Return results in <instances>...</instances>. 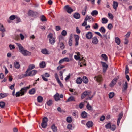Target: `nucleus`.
<instances>
[{"label": "nucleus", "mask_w": 132, "mask_h": 132, "mask_svg": "<svg viewBox=\"0 0 132 132\" xmlns=\"http://www.w3.org/2000/svg\"><path fill=\"white\" fill-rule=\"evenodd\" d=\"M16 44L18 47L19 51L24 56H30L31 54V52L26 50H24V48L20 43H16Z\"/></svg>", "instance_id": "obj_1"}, {"label": "nucleus", "mask_w": 132, "mask_h": 132, "mask_svg": "<svg viewBox=\"0 0 132 132\" xmlns=\"http://www.w3.org/2000/svg\"><path fill=\"white\" fill-rule=\"evenodd\" d=\"M47 38L49 39L50 43L51 44L53 45L55 43V37L52 33H50L47 36Z\"/></svg>", "instance_id": "obj_2"}, {"label": "nucleus", "mask_w": 132, "mask_h": 132, "mask_svg": "<svg viewBox=\"0 0 132 132\" xmlns=\"http://www.w3.org/2000/svg\"><path fill=\"white\" fill-rule=\"evenodd\" d=\"M48 121L47 118L46 117L43 118L42 119V122L41 123V126L44 128H45L47 125V122Z\"/></svg>", "instance_id": "obj_3"}, {"label": "nucleus", "mask_w": 132, "mask_h": 132, "mask_svg": "<svg viewBox=\"0 0 132 132\" xmlns=\"http://www.w3.org/2000/svg\"><path fill=\"white\" fill-rule=\"evenodd\" d=\"M37 72V70H33L29 72L28 71V73H26L24 75V76L25 77L28 76H32L36 74Z\"/></svg>", "instance_id": "obj_4"}, {"label": "nucleus", "mask_w": 132, "mask_h": 132, "mask_svg": "<svg viewBox=\"0 0 132 132\" xmlns=\"http://www.w3.org/2000/svg\"><path fill=\"white\" fill-rule=\"evenodd\" d=\"M30 86V85H29L28 86L24 87L21 89L20 91L21 92V96L23 95L24 94L27 90L29 88Z\"/></svg>", "instance_id": "obj_5"}, {"label": "nucleus", "mask_w": 132, "mask_h": 132, "mask_svg": "<svg viewBox=\"0 0 132 132\" xmlns=\"http://www.w3.org/2000/svg\"><path fill=\"white\" fill-rule=\"evenodd\" d=\"M91 92L90 91H84L81 95V98L84 99L86 96L91 95Z\"/></svg>", "instance_id": "obj_6"}, {"label": "nucleus", "mask_w": 132, "mask_h": 132, "mask_svg": "<svg viewBox=\"0 0 132 132\" xmlns=\"http://www.w3.org/2000/svg\"><path fill=\"white\" fill-rule=\"evenodd\" d=\"M64 9L68 13L70 14L73 11V9L70 7L68 5L65 6L64 7Z\"/></svg>", "instance_id": "obj_7"}, {"label": "nucleus", "mask_w": 132, "mask_h": 132, "mask_svg": "<svg viewBox=\"0 0 132 132\" xmlns=\"http://www.w3.org/2000/svg\"><path fill=\"white\" fill-rule=\"evenodd\" d=\"M74 37L75 41V45L76 46L78 45L79 37L78 35H74Z\"/></svg>", "instance_id": "obj_8"}, {"label": "nucleus", "mask_w": 132, "mask_h": 132, "mask_svg": "<svg viewBox=\"0 0 132 132\" xmlns=\"http://www.w3.org/2000/svg\"><path fill=\"white\" fill-rule=\"evenodd\" d=\"M101 63L103 67V72H105L107 70L108 67V65L104 62H101Z\"/></svg>", "instance_id": "obj_9"}, {"label": "nucleus", "mask_w": 132, "mask_h": 132, "mask_svg": "<svg viewBox=\"0 0 132 132\" xmlns=\"http://www.w3.org/2000/svg\"><path fill=\"white\" fill-rule=\"evenodd\" d=\"M93 34L91 32H89L87 33L85 35L86 38L88 39H90L93 37Z\"/></svg>", "instance_id": "obj_10"}, {"label": "nucleus", "mask_w": 132, "mask_h": 132, "mask_svg": "<svg viewBox=\"0 0 132 132\" xmlns=\"http://www.w3.org/2000/svg\"><path fill=\"white\" fill-rule=\"evenodd\" d=\"M94 79H96V81L98 82H100L102 80V78L101 76L99 75L97 76H96L94 77Z\"/></svg>", "instance_id": "obj_11"}, {"label": "nucleus", "mask_w": 132, "mask_h": 132, "mask_svg": "<svg viewBox=\"0 0 132 132\" xmlns=\"http://www.w3.org/2000/svg\"><path fill=\"white\" fill-rule=\"evenodd\" d=\"M92 41L93 44H96L98 43V40L96 37H94L92 38Z\"/></svg>", "instance_id": "obj_12"}, {"label": "nucleus", "mask_w": 132, "mask_h": 132, "mask_svg": "<svg viewBox=\"0 0 132 132\" xmlns=\"http://www.w3.org/2000/svg\"><path fill=\"white\" fill-rule=\"evenodd\" d=\"M123 116V113L121 112L118 115V118L117 121V125L118 126L119 124L120 121Z\"/></svg>", "instance_id": "obj_13"}, {"label": "nucleus", "mask_w": 132, "mask_h": 132, "mask_svg": "<svg viewBox=\"0 0 132 132\" xmlns=\"http://www.w3.org/2000/svg\"><path fill=\"white\" fill-rule=\"evenodd\" d=\"M117 80V79L116 78H115L113 79L110 84V86L111 87H113L116 84Z\"/></svg>", "instance_id": "obj_14"}, {"label": "nucleus", "mask_w": 132, "mask_h": 132, "mask_svg": "<svg viewBox=\"0 0 132 132\" xmlns=\"http://www.w3.org/2000/svg\"><path fill=\"white\" fill-rule=\"evenodd\" d=\"M41 52L43 54L45 55H48L50 54L49 51L46 48L41 49Z\"/></svg>", "instance_id": "obj_15"}, {"label": "nucleus", "mask_w": 132, "mask_h": 132, "mask_svg": "<svg viewBox=\"0 0 132 132\" xmlns=\"http://www.w3.org/2000/svg\"><path fill=\"white\" fill-rule=\"evenodd\" d=\"M35 67V65L33 64L30 65L28 68V69L26 71L25 73H28V72L32 69H33Z\"/></svg>", "instance_id": "obj_16"}, {"label": "nucleus", "mask_w": 132, "mask_h": 132, "mask_svg": "<svg viewBox=\"0 0 132 132\" xmlns=\"http://www.w3.org/2000/svg\"><path fill=\"white\" fill-rule=\"evenodd\" d=\"M82 79L83 82L85 84H87L88 82V79L86 76H84Z\"/></svg>", "instance_id": "obj_17"}, {"label": "nucleus", "mask_w": 132, "mask_h": 132, "mask_svg": "<svg viewBox=\"0 0 132 132\" xmlns=\"http://www.w3.org/2000/svg\"><path fill=\"white\" fill-rule=\"evenodd\" d=\"M14 67L17 69H19L20 68V65L18 62H14Z\"/></svg>", "instance_id": "obj_18"}, {"label": "nucleus", "mask_w": 132, "mask_h": 132, "mask_svg": "<svg viewBox=\"0 0 132 132\" xmlns=\"http://www.w3.org/2000/svg\"><path fill=\"white\" fill-rule=\"evenodd\" d=\"M82 82V79L81 78L79 77L77 78L76 79V82L78 84H80Z\"/></svg>", "instance_id": "obj_19"}, {"label": "nucleus", "mask_w": 132, "mask_h": 132, "mask_svg": "<svg viewBox=\"0 0 132 132\" xmlns=\"http://www.w3.org/2000/svg\"><path fill=\"white\" fill-rule=\"evenodd\" d=\"M54 98L55 100L56 101H57L60 100L59 95L58 93H56V94L54 95Z\"/></svg>", "instance_id": "obj_20"}, {"label": "nucleus", "mask_w": 132, "mask_h": 132, "mask_svg": "<svg viewBox=\"0 0 132 132\" xmlns=\"http://www.w3.org/2000/svg\"><path fill=\"white\" fill-rule=\"evenodd\" d=\"M98 12L97 10H95L92 11L91 12V15L93 16H96L98 15Z\"/></svg>", "instance_id": "obj_21"}, {"label": "nucleus", "mask_w": 132, "mask_h": 132, "mask_svg": "<svg viewBox=\"0 0 132 132\" xmlns=\"http://www.w3.org/2000/svg\"><path fill=\"white\" fill-rule=\"evenodd\" d=\"M73 17L77 19H79L80 17V15L78 13H75L73 15Z\"/></svg>", "instance_id": "obj_22"}, {"label": "nucleus", "mask_w": 132, "mask_h": 132, "mask_svg": "<svg viewBox=\"0 0 132 132\" xmlns=\"http://www.w3.org/2000/svg\"><path fill=\"white\" fill-rule=\"evenodd\" d=\"M86 125L88 127L90 128L93 126V123L92 121H89L86 123Z\"/></svg>", "instance_id": "obj_23"}, {"label": "nucleus", "mask_w": 132, "mask_h": 132, "mask_svg": "<svg viewBox=\"0 0 132 132\" xmlns=\"http://www.w3.org/2000/svg\"><path fill=\"white\" fill-rule=\"evenodd\" d=\"M0 31L2 32L5 31V29L4 28L3 25L0 24Z\"/></svg>", "instance_id": "obj_24"}, {"label": "nucleus", "mask_w": 132, "mask_h": 132, "mask_svg": "<svg viewBox=\"0 0 132 132\" xmlns=\"http://www.w3.org/2000/svg\"><path fill=\"white\" fill-rule=\"evenodd\" d=\"M8 94L6 93L0 94V99L3 98L5 97H6L8 96Z\"/></svg>", "instance_id": "obj_25"}, {"label": "nucleus", "mask_w": 132, "mask_h": 132, "mask_svg": "<svg viewBox=\"0 0 132 132\" xmlns=\"http://www.w3.org/2000/svg\"><path fill=\"white\" fill-rule=\"evenodd\" d=\"M75 99L73 96H71L69 97L68 99L66 101V102H68L72 101H75Z\"/></svg>", "instance_id": "obj_26"}, {"label": "nucleus", "mask_w": 132, "mask_h": 132, "mask_svg": "<svg viewBox=\"0 0 132 132\" xmlns=\"http://www.w3.org/2000/svg\"><path fill=\"white\" fill-rule=\"evenodd\" d=\"M81 116L83 118H86L87 116V113L85 111H84L82 112Z\"/></svg>", "instance_id": "obj_27"}, {"label": "nucleus", "mask_w": 132, "mask_h": 132, "mask_svg": "<svg viewBox=\"0 0 132 132\" xmlns=\"http://www.w3.org/2000/svg\"><path fill=\"white\" fill-rule=\"evenodd\" d=\"M128 87V84L126 81L125 82V84L123 85L122 90L124 91L126 90Z\"/></svg>", "instance_id": "obj_28"}, {"label": "nucleus", "mask_w": 132, "mask_h": 132, "mask_svg": "<svg viewBox=\"0 0 132 132\" xmlns=\"http://www.w3.org/2000/svg\"><path fill=\"white\" fill-rule=\"evenodd\" d=\"M66 121L67 122L70 123L72 122V120L71 117H68L66 118Z\"/></svg>", "instance_id": "obj_29"}, {"label": "nucleus", "mask_w": 132, "mask_h": 132, "mask_svg": "<svg viewBox=\"0 0 132 132\" xmlns=\"http://www.w3.org/2000/svg\"><path fill=\"white\" fill-rule=\"evenodd\" d=\"M51 128L54 132H56L57 131V128L54 124L52 125L51 127Z\"/></svg>", "instance_id": "obj_30"}, {"label": "nucleus", "mask_w": 132, "mask_h": 132, "mask_svg": "<svg viewBox=\"0 0 132 132\" xmlns=\"http://www.w3.org/2000/svg\"><path fill=\"white\" fill-rule=\"evenodd\" d=\"M67 128L70 130H72L74 128V127H73L72 124H68L67 126Z\"/></svg>", "instance_id": "obj_31"}, {"label": "nucleus", "mask_w": 132, "mask_h": 132, "mask_svg": "<svg viewBox=\"0 0 132 132\" xmlns=\"http://www.w3.org/2000/svg\"><path fill=\"white\" fill-rule=\"evenodd\" d=\"M37 100L38 102L41 103L43 101V98L41 96H39L37 97Z\"/></svg>", "instance_id": "obj_32"}, {"label": "nucleus", "mask_w": 132, "mask_h": 132, "mask_svg": "<svg viewBox=\"0 0 132 132\" xmlns=\"http://www.w3.org/2000/svg\"><path fill=\"white\" fill-rule=\"evenodd\" d=\"M118 6V3L114 1L113 4V7L115 9H116Z\"/></svg>", "instance_id": "obj_33"}, {"label": "nucleus", "mask_w": 132, "mask_h": 132, "mask_svg": "<svg viewBox=\"0 0 132 132\" xmlns=\"http://www.w3.org/2000/svg\"><path fill=\"white\" fill-rule=\"evenodd\" d=\"M102 23L103 24H106V23L108 22V19L104 18H103L102 19Z\"/></svg>", "instance_id": "obj_34"}, {"label": "nucleus", "mask_w": 132, "mask_h": 132, "mask_svg": "<svg viewBox=\"0 0 132 132\" xmlns=\"http://www.w3.org/2000/svg\"><path fill=\"white\" fill-rule=\"evenodd\" d=\"M99 31L102 33H105L106 30L103 27H101L99 29Z\"/></svg>", "instance_id": "obj_35"}, {"label": "nucleus", "mask_w": 132, "mask_h": 132, "mask_svg": "<svg viewBox=\"0 0 132 132\" xmlns=\"http://www.w3.org/2000/svg\"><path fill=\"white\" fill-rule=\"evenodd\" d=\"M115 42L118 45H119L120 43V39L118 37H116L115 38Z\"/></svg>", "instance_id": "obj_36"}, {"label": "nucleus", "mask_w": 132, "mask_h": 132, "mask_svg": "<svg viewBox=\"0 0 132 132\" xmlns=\"http://www.w3.org/2000/svg\"><path fill=\"white\" fill-rule=\"evenodd\" d=\"M69 44L70 46H71L72 45V38L71 37L69 39Z\"/></svg>", "instance_id": "obj_37"}, {"label": "nucleus", "mask_w": 132, "mask_h": 132, "mask_svg": "<svg viewBox=\"0 0 132 132\" xmlns=\"http://www.w3.org/2000/svg\"><path fill=\"white\" fill-rule=\"evenodd\" d=\"M40 66L41 68H44L45 66V63L44 62H42L40 63Z\"/></svg>", "instance_id": "obj_38"}, {"label": "nucleus", "mask_w": 132, "mask_h": 132, "mask_svg": "<svg viewBox=\"0 0 132 132\" xmlns=\"http://www.w3.org/2000/svg\"><path fill=\"white\" fill-rule=\"evenodd\" d=\"M101 57L104 59L105 61H107L108 57L106 54H103L101 55Z\"/></svg>", "instance_id": "obj_39"}, {"label": "nucleus", "mask_w": 132, "mask_h": 132, "mask_svg": "<svg viewBox=\"0 0 132 132\" xmlns=\"http://www.w3.org/2000/svg\"><path fill=\"white\" fill-rule=\"evenodd\" d=\"M114 94L113 92H110L109 94V97L110 98H112L114 96Z\"/></svg>", "instance_id": "obj_40"}, {"label": "nucleus", "mask_w": 132, "mask_h": 132, "mask_svg": "<svg viewBox=\"0 0 132 132\" xmlns=\"http://www.w3.org/2000/svg\"><path fill=\"white\" fill-rule=\"evenodd\" d=\"M35 89L33 88L29 91V93L30 94H33L35 93Z\"/></svg>", "instance_id": "obj_41"}, {"label": "nucleus", "mask_w": 132, "mask_h": 132, "mask_svg": "<svg viewBox=\"0 0 132 132\" xmlns=\"http://www.w3.org/2000/svg\"><path fill=\"white\" fill-rule=\"evenodd\" d=\"M5 103L4 102H0V107L2 108L4 107L5 106Z\"/></svg>", "instance_id": "obj_42"}, {"label": "nucleus", "mask_w": 132, "mask_h": 132, "mask_svg": "<svg viewBox=\"0 0 132 132\" xmlns=\"http://www.w3.org/2000/svg\"><path fill=\"white\" fill-rule=\"evenodd\" d=\"M60 44V48L61 49H63L65 48V46L62 42H61V43H59Z\"/></svg>", "instance_id": "obj_43"}, {"label": "nucleus", "mask_w": 132, "mask_h": 132, "mask_svg": "<svg viewBox=\"0 0 132 132\" xmlns=\"http://www.w3.org/2000/svg\"><path fill=\"white\" fill-rule=\"evenodd\" d=\"M111 126V123L109 122L106 125L105 127L106 128L110 129V128Z\"/></svg>", "instance_id": "obj_44"}, {"label": "nucleus", "mask_w": 132, "mask_h": 132, "mask_svg": "<svg viewBox=\"0 0 132 132\" xmlns=\"http://www.w3.org/2000/svg\"><path fill=\"white\" fill-rule=\"evenodd\" d=\"M116 128V125H113L111 126V129L112 131L114 130Z\"/></svg>", "instance_id": "obj_45"}, {"label": "nucleus", "mask_w": 132, "mask_h": 132, "mask_svg": "<svg viewBox=\"0 0 132 132\" xmlns=\"http://www.w3.org/2000/svg\"><path fill=\"white\" fill-rule=\"evenodd\" d=\"M41 19L42 21L43 22L46 21V18L44 15L42 16L41 18Z\"/></svg>", "instance_id": "obj_46"}, {"label": "nucleus", "mask_w": 132, "mask_h": 132, "mask_svg": "<svg viewBox=\"0 0 132 132\" xmlns=\"http://www.w3.org/2000/svg\"><path fill=\"white\" fill-rule=\"evenodd\" d=\"M87 108L89 110H91L92 109V108L91 106L89 104V103H88L87 105L86 106Z\"/></svg>", "instance_id": "obj_47"}, {"label": "nucleus", "mask_w": 132, "mask_h": 132, "mask_svg": "<svg viewBox=\"0 0 132 132\" xmlns=\"http://www.w3.org/2000/svg\"><path fill=\"white\" fill-rule=\"evenodd\" d=\"M93 27L94 29H97L98 28V25L97 23H95L93 26Z\"/></svg>", "instance_id": "obj_48"}, {"label": "nucleus", "mask_w": 132, "mask_h": 132, "mask_svg": "<svg viewBox=\"0 0 132 132\" xmlns=\"http://www.w3.org/2000/svg\"><path fill=\"white\" fill-rule=\"evenodd\" d=\"M47 103L48 106H50L51 105L52 103V100H49L47 102Z\"/></svg>", "instance_id": "obj_49"}, {"label": "nucleus", "mask_w": 132, "mask_h": 132, "mask_svg": "<svg viewBox=\"0 0 132 132\" xmlns=\"http://www.w3.org/2000/svg\"><path fill=\"white\" fill-rule=\"evenodd\" d=\"M63 62H69L70 61L69 60V58L68 57H65L64 58L62 59Z\"/></svg>", "instance_id": "obj_50"}, {"label": "nucleus", "mask_w": 132, "mask_h": 132, "mask_svg": "<svg viewBox=\"0 0 132 132\" xmlns=\"http://www.w3.org/2000/svg\"><path fill=\"white\" fill-rule=\"evenodd\" d=\"M41 76L42 77V78L44 81H48V79L47 78H45L44 75H41Z\"/></svg>", "instance_id": "obj_51"}, {"label": "nucleus", "mask_w": 132, "mask_h": 132, "mask_svg": "<svg viewBox=\"0 0 132 132\" xmlns=\"http://www.w3.org/2000/svg\"><path fill=\"white\" fill-rule=\"evenodd\" d=\"M9 46L11 50L14 49L15 48L14 45L10 44Z\"/></svg>", "instance_id": "obj_52"}, {"label": "nucleus", "mask_w": 132, "mask_h": 132, "mask_svg": "<svg viewBox=\"0 0 132 132\" xmlns=\"http://www.w3.org/2000/svg\"><path fill=\"white\" fill-rule=\"evenodd\" d=\"M16 16L15 15H12L10 16L9 17L10 20H13L16 18Z\"/></svg>", "instance_id": "obj_53"}, {"label": "nucleus", "mask_w": 132, "mask_h": 132, "mask_svg": "<svg viewBox=\"0 0 132 132\" xmlns=\"http://www.w3.org/2000/svg\"><path fill=\"white\" fill-rule=\"evenodd\" d=\"M61 34L63 36H65L67 34V32L66 31L63 30L62 31Z\"/></svg>", "instance_id": "obj_54"}, {"label": "nucleus", "mask_w": 132, "mask_h": 132, "mask_svg": "<svg viewBox=\"0 0 132 132\" xmlns=\"http://www.w3.org/2000/svg\"><path fill=\"white\" fill-rule=\"evenodd\" d=\"M86 8H85L83 10L82 12V14L83 15H85L86 12Z\"/></svg>", "instance_id": "obj_55"}, {"label": "nucleus", "mask_w": 132, "mask_h": 132, "mask_svg": "<svg viewBox=\"0 0 132 132\" xmlns=\"http://www.w3.org/2000/svg\"><path fill=\"white\" fill-rule=\"evenodd\" d=\"M20 95H21V94L20 91H18L15 94V96L16 97H19Z\"/></svg>", "instance_id": "obj_56"}, {"label": "nucleus", "mask_w": 132, "mask_h": 132, "mask_svg": "<svg viewBox=\"0 0 132 132\" xmlns=\"http://www.w3.org/2000/svg\"><path fill=\"white\" fill-rule=\"evenodd\" d=\"M69 60L70 61L72 60L73 59V58H72L73 56V54H69Z\"/></svg>", "instance_id": "obj_57"}, {"label": "nucleus", "mask_w": 132, "mask_h": 132, "mask_svg": "<svg viewBox=\"0 0 132 132\" xmlns=\"http://www.w3.org/2000/svg\"><path fill=\"white\" fill-rule=\"evenodd\" d=\"M57 82L60 87L62 88L63 87V84L61 83V82L60 81V80H59L58 81H57Z\"/></svg>", "instance_id": "obj_58"}, {"label": "nucleus", "mask_w": 132, "mask_h": 132, "mask_svg": "<svg viewBox=\"0 0 132 132\" xmlns=\"http://www.w3.org/2000/svg\"><path fill=\"white\" fill-rule=\"evenodd\" d=\"M130 34L131 32L130 31H129L125 36L127 38H128L129 37Z\"/></svg>", "instance_id": "obj_59"}, {"label": "nucleus", "mask_w": 132, "mask_h": 132, "mask_svg": "<svg viewBox=\"0 0 132 132\" xmlns=\"http://www.w3.org/2000/svg\"><path fill=\"white\" fill-rule=\"evenodd\" d=\"M64 67V66H58L57 68V70H61Z\"/></svg>", "instance_id": "obj_60"}, {"label": "nucleus", "mask_w": 132, "mask_h": 132, "mask_svg": "<svg viewBox=\"0 0 132 132\" xmlns=\"http://www.w3.org/2000/svg\"><path fill=\"white\" fill-rule=\"evenodd\" d=\"M105 117L104 116H102L100 118V120L101 121H102L105 119Z\"/></svg>", "instance_id": "obj_61"}, {"label": "nucleus", "mask_w": 132, "mask_h": 132, "mask_svg": "<svg viewBox=\"0 0 132 132\" xmlns=\"http://www.w3.org/2000/svg\"><path fill=\"white\" fill-rule=\"evenodd\" d=\"M74 57L75 59L77 60H79L80 59V57L79 56H77L76 55H74Z\"/></svg>", "instance_id": "obj_62"}, {"label": "nucleus", "mask_w": 132, "mask_h": 132, "mask_svg": "<svg viewBox=\"0 0 132 132\" xmlns=\"http://www.w3.org/2000/svg\"><path fill=\"white\" fill-rule=\"evenodd\" d=\"M55 77L57 81L60 80L58 77V75L57 73H56L55 74Z\"/></svg>", "instance_id": "obj_63"}, {"label": "nucleus", "mask_w": 132, "mask_h": 132, "mask_svg": "<svg viewBox=\"0 0 132 132\" xmlns=\"http://www.w3.org/2000/svg\"><path fill=\"white\" fill-rule=\"evenodd\" d=\"M34 11L31 10H29L28 12V15H30L31 16H32V14L33 13Z\"/></svg>", "instance_id": "obj_64"}]
</instances>
